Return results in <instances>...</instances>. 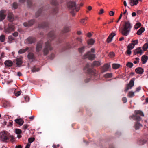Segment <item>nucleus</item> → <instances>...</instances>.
<instances>
[{
  "label": "nucleus",
  "instance_id": "1",
  "mask_svg": "<svg viewBox=\"0 0 148 148\" xmlns=\"http://www.w3.org/2000/svg\"><path fill=\"white\" fill-rule=\"evenodd\" d=\"M132 27L130 23L126 22L122 27L119 29V31L123 35L127 36L129 34Z\"/></svg>",
  "mask_w": 148,
  "mask_h": 148
},
{
  "label": "nucleus",
  "instance_id": "2",
  "mask_svg": "<svg viewBox=\"0 0 148 148\" xmlns=\"http://www.w3.org/2000/svg\"><path fill=\"white\" fill-rule=\"evenodd\" d=\"M50 42L49 41H47L45 44V47L43 50L44 54L45 55H46L49 52L48 49L50 50L53 49V48L50 46Z\"/></svg>",
  "mask_w": 148,
  "mask_h": 148
},
{
  "label": "nucleus",
  "instance_id": "3",
  "mask_svg": "<svg viewBox=\"0 0 148 148\" xmlns=\"http://www.w3.org/2000/svg\"><path fill=\"white\" fill-rule=\"evenodd\" d=\"M14 25L12 24H10L7 27H4V32L6 34H9L12 32L14 31Z\"/></svg>",
  "mask_w": 148,
  "mask_h": 148
},
{
  "label": "nucleus",
  "instance_id": "4",
  "mask_svg": "<svg viewBox=\"0 0 148 148\" xmlns=\"http://www.w3.org/2000/svg\"><path fill=\"white\" fill-rule=\"evenodd\" d=\"M90 64H87L86 66L84 68V70H86L87 72L88 73H90L91 74L94 75L96 76L97 75L96 71H94L93 70L89 68Z\"/></svg>",
  "mask_w": 148,
  "mask_h": 148
},
{
  "label": "nucleus",
  "instance_id": "5",
  "mask_svg": "<svg viewBox=\"0 0 148 148\" xmlns=\"http://www.w3.org/2000/svg\"><path fill=\"white\" fill-rule=\"evenodd\" d=\"M68 7L71 8L73 10H75L76 12L78 11L79 8L76 5V3L75 2H71L69 3Z\"/></svg>",
  "mask_w": 148,
  "mask_h": 148
},
{
  "label": "nucleus",
  "instance_id": "6",
  "mask_svg": "<svg viewBox=\"0 0 148 148\" xmlns=\"http://www.w3.org/2000/svg\"><path fill=\"white\" fill-rule=\"evenodd\" d=\"M95 55L94 54H92L90 51H88L84 55V58H88L89 59L93 60L95 57Z\"/></svg>",
  "mask_w": 148,
  "mask_h": 148
},
{
  "label": "nucleus",
  "instance_id": "7",
  "mask_svg": "<svg viewBox=\"0 0 148 148\" xmlns=\"http://www.w3.org/2000/svg\"><path fill=\"white\" fill-rule=\"evenodd\" d=\"M8 138V134L6 132H3L1 134L0 140L3 141H6Z\"/></svg>",
  "mask_w": 148,
  "mask_h": 148
},
{
  "label": "nucleus",
  "instance_id": "8",
  "mask_svg": "<svg viewBox=\"0 0 148 148\" xmlns=\"http://www.w3.org/2000/svg\"><path fill=\"white\" fill-rule=\"evenodd\" d=\"M134 79L132 78L129 84L127 85L126 88L125 89V91L127 92L129 89H131L134 84Z\"/></svg>",
  "mask_w": 148,
  "mask_h": 148
},
{
  "label": "nucleus",
  "instance_id": "9",
  "mask_svg": "<svg viewBox=\"0 0 148 148\" xmlns=\"http://www.w3.org/2000/svg\"><path fill=\"white\" fill-rule=\"evenodd\" d=\"M23 60L22 57L21 56L17 57L16 59V64L18 66H20L23 63Z\"/></svg>",
  "mask_w": 148,
  "mask_h": 148
},
{
  "label": "nucleus",
  "instance_id": "10",
  "mask_svg": "<svg viewBox=\"0 0 148 148\" xmlns=\"http://www.w3.org/2000/svg\"><path fill=\"white\" fill-rule=\"evenodd\" d=\"M42 44V41H40L38 42L36 47V52H39L41 50Z\"/></svg>",
  "mask_w": 148,
  "mask_h": 148
},
{
  "label": "nucleus",
  "instance_id": "11",
  "mask_svg": "<svg viewBox=\"0 0 148 148\" xmlns=\"http://www.w3.org/2000/svg\"><path fill=\"white\" fill-rule=\"evenodd\" d=\"M143 51L142 50L141 47H138L134 51V54L135 55L140 54L141 55L143 53Z\"/></svg>",
  "mask_w": 148,
  "mask_h": 148
},
{
  "label": "nucleus",
  "instance_id": "12",
  "mask_svg": "<svg viewBox=\"0 0 148 148\" xmlns=\"http://www.w3.org/2000/svg\"><path fill=\"white\" fill-rule=\"evenodd\" d=\"M6 11L5 10H1L0 11V21L3 20L5 18L6 14Z\"/></svg>",
  "mask_w": 148,
  "mask_h": 148
},
{
  "label": "nucleus",
  "instance_id": "13",
  "mask_svg": "<svg viewBox=\"0 0 148 148\" xmlns=\"http://www.w3.org/2000/svg\"><path fill=\"white\" fill-rule=\"evenodd\" d=\"M110 69V65L108 64H105L102 68V70L103 72L109 71Z\"/></svg>",
  "mask_w": 148,
  "mask_h": 148
},
{
  "label": "nucleus",
  "instance_id": "14",
  "mask_svg": "<svg viewBox=\"0 0 148 148\" xmlns=\"http://www.w3.org/2000/svg\"><path fill=\"white\" fill-rule=\"evenodd\" d=\"M34 23L33 20H31L28 22H25L23 23V25L25 27H29L32 25Z\"/></svg>",
  "mask_w": 148,
  "mask_h": 148
},
{
  "label": "nucleus",
  "instance_id": "15",
  "mask_svg": "<svg viewBox=\"0 0 148 148\" xmlns=\"http://www.w3.org/2000/svg\"><path fill=\"white\" fill-rule=\"evenodd\" d=\"M27 58L28 59L31 61H33L35 59V56L34 54L30 52L27 55Z\"/></svg>",
  "mask_w": 148,
  "mask_h": 148
},
{
  "label": "nucleus",
  "instance_id": "16",
  "mask_svg": "<svg viewBox=\"0 0 148 148\" xmlns=\"http://www.w3.org/2000/svg\"><path fill=\"white\" fill-rule=\"evenodd\" d=\"M115 35V34L114 33H113L111 34L107 38V42L108 43H110V42L112 41L113 38Z\"/></svg>",
  "mask_w": 148,
  "mask_h": 148
},
{
  "label": "nucleus",
  "instance_id": "17",
  "mask_svg": "<svg viewBox=\"0 0 148 148\" xmlns=\"http://www.w3.org/2000/svg\"><path fill=\"white\" fill-rule=\"evenodd\" d=\"M138 3V0H129V3L132 6L136 5Z\"/></svg>",
  "mask_w": 148,
  "mask_h": 148
},
{
  "label": "nucleus",
  "instance_id": "18",
  "mask_svg": "<svg viewBox=\"0 0 148 148\" xmlns=\"http://www.w3.org/2000/svg\"><path fill=\"white\" fill-rule=\"evenodd\" d=\"M148 59V57L145 55H143L141 58V61L143 64H145Z\"/></svg>",
  "mask_w": 148,
  "mask_h": 148
},
{
  "label": "nucleus",
  "instance_id": "19",
  "mask_svg": "<svg viewBox=\"0 0 148 148\" xmlns=\"http://www.w3.org/2000/svg\"><path fill=\"white\" fill-rule=\"evenodd\" d=\"M8 19L10 21H12L14 20V17L12 13L10 12L8 14Z\"/></svg>",
  "mask_w": 148,
  "mask_h": 148
},
{
  "label": "nucleus",
  "instance_id": "20",
  "mask_svg": "<svg viewBox=\"0 0 148 148\" xmlns=\"http://www.w3.org/2000/svg\"><path fill=\"white\" fill-rule=\"evenodd\" d=\"M136 72L139 74H142L143 73V70L141 67H138L136 69Z\"/></svg>",
  "mask_w": 148,
  "mask_h": 148
},
{
  "label": "nucleus",
  "instance_id": "21",
  "mask_svg": "<svg viewBox=\"0 0 148 148\" xmlns=\"http://www.w3.org/2000/svg\"><path fill=\"white\" fill-rule=\"evenodd\" d=\"M4 64L5 66H11L12 65V62L9 60H6L4 63Z\"/></svg>",
  "mask_w": 148,
  "mask_h": 148
},
{
  "label": "nucleus",
  "instance_id": "22",
  "mask_svg": "<svg viewBox=\"0 0 148 148\" xmlns=\"http://www.w3.org/2000/svg\"><path fill=\"white\" fill-rule=\"evenodd\" d=\"M15 121L17 124L21 126L24 123L23 121L21 119H17Z\"/></svg>",
  "mask_w": 148,
  "mask_h": 148
},
{
  "label": "nucleus",
  "instance_id": "23",
  "mask_svg": "<svg viewBox=\"0 0 148 148\" xmlns=\"http://www.w3.org/2000/svg\"><path fill=\"white\" fill-rule=\"evenodd\" d=\"M86 47L85 46H83L78 48V51L79 52L81 53H83L85 51Z\"/></svg>",
  "mask_w": 148,
  "mask_h": 148
},
{
  "label": "nucleus",
  "instance_id": "24",
  "mask_svg": "<svg viewBox=\"0 0 148 148\" xmlns=\"http://www.w3.org/2000/svg\"><path fill=\"white\" fill-rule=\"evenodd\" d=\"M27 40L28 42V43L29 44H32L35 41V39L32 37H29L27 39Z\"/></svg>",
  "mask_w": 148,
  "mask_h": 148
},
{
  "label": "nucleus",
  "instance_id": "25",
  "mask_svg": "<svg viewBox=\"0 0 148 148\" xmlns=\"http://www.w3.org/2000/svg\"><path fill=\"white\" fill-rule=\"evenodd\" d=\"M145 30V28L143 27H141L137 31V34L139 35H141L144 31Z\"/></svg>",
  "mask_w": 148,
  "mask_h": 148
},
{
  "label": "nucleus",
  "instance_id": "26",
  "mask_svg": "<svg viewBox=\"0 0 148 148\" xmlns=\"http://www.w3.org/2000/svg\"><path fill=\"white\" fill-rule=\"evenodd\" d=\"M132 118L134 120H136L138 121H140L141 119V118L139 116L137 115H133L131 116Z\"/></svg>",
  "mask_w": 148,
  "mask_h": 148
},
{
  "label": "nucleus",
  "instance_id": "27",
  "mask_svg": "<svg viewBox=\"0 0 148 148\" xmlns=\"http://www.w3.org/2000/svg\"><path fill=\"white\" fill-rule=\"evenodd\" d=\"M134 113L136 115L139 114L140 116H144V114L141 111L138 110H135L134 111Z\"/></svg>",
  "mask_w": 148,
  "mask_h": 148
},
{
  "label": "nucleus",
  "instance_id": "28",
  "mask_svg": "<svg viewBox=\"0 0 148 148\" xmlns=\"http://www.w3.org/2000/svg\"><path fill=\"white\" fill-rule=\"evenodd\" d=\"M142 126V125L139 123L137 122L135 124V127L136 130L139 129L140 127Z\"/></svg>",
  "mask_w": 148,
  "mask_h": 148
},
{
  "label": "nucleus",
  "instance_id": "29",
  "mask_svg": "<svg viewBox=\"0 0 148 148\" xmlns=\"http://www.w3.org/2000/svg\"><path fill=\"white\" fill-rule=\"evenodd\" d=\"M54 34L53 32H50L48 34V36L50 40H52L54 38Z\"/></svg>",
  "mask_w": 148,
  "mask_h": 148
},
{
  "label": "nucleus",
  "instance_id": "30",
  "mask_svg": "<svg viewBox=\"0 0 148 148\" xmlns=\"http://www.w3.org/2000/svg\"><path fill=\"white\" fill-rule=\"evenodd\" d=\"M95 42V40L92 39L91 38L88 40L87 42L88 44L90 45H93Z\"/></svg>",
  "mask_w": 148,
  "mask_h": 148
},
{
  "label": "nucleus",
  "instance_id": "31",
  "mask_svg": "<svg viewBox=\"0 0 148 148\" xmlns=\"http://www.w3.org/2000/svg\"><path fill=\"white\" fill-rule=\"evenodd\" d=\"M29 49L28 47H26L25 49H20L18 51V53L19 54H22L24 53L26 51Z\"/></svg>",
  "mask_w": 148,
  "mask_h": 148
},
{
  "label": "nucleus",
  "instance_id": "32",
  "mask_svg": "<svg viewBox=\"0 0 148 148\" xmlns=\"http://www.w3.org/2000/svg\"><path fill=\"white\" fill-rule=\"evenodd\" d=\"M120 66V64H113L112 65V67L113 69H117Z\"/></svg>",
  "mask_w": 148,
  "mask_h": 148
},
{
  "label": "nucleus",
  "instance_id": "33",
  "mask_svg": "<svg viewBox=\"0 0 148 148\" xmlns=\"http://www.w3.org/2000/svg\"><path fill=\"white\" fill-rule=\"evenodd\" d=\"M141 25V23L138 22L136 23L134 27V28L135 29H137L140 27Z\"/></svg>",
  "mask_w": 148,
  "mask_h": 148
},
{
  "label": "nucleus",
  "instance_id": "34",
  "mask_svg": "<svg viewBox=\"0 0 148 148\" xmlns=\"http://www.w3.org/2000/svg\"><path fill=\"white\" fill-rule=\"evenodd\" d=\"M148 48V43H146L144 45L143 47V51H145Z\"/></svg>",
  "mask_w": 148,
  "mask_h": 148
},
{
  "label": "nucleus",
  "instance_id": "35",
  "mask_svg": "<svg viewBox=\"0 0 148 148\" xmlns=\"http://www.w3.org/2000/svg\"><path fill=\"white\" fill-rule=\"evenodd\" d=\"M112 74L111 73H108L104 75V76L106 78H108L111 77L112 76Z\"/></svg>",
  "mask_w": 148,
  "mask_h": 148
},
{
  "label": "nucleus",
  "instance_id": "36",
  "mask_svg": "<svg viewBox=\"0 0 148 148\" xmlns=\"http://www.w3.org/2000/svg\"><path fill=\"white\" fill-rule=\"evenodd\" d=\"M71 29V26H65V33L70 32Z\"/></svg>",
  "mask_w": 148,
  "mask_h": 148
},
{
  "label": "nucleus",
  "instance_id": "37",
  "mask_svg": "<svg viewBox=\"0 0 148 148\" xmlns=\"http://www.w3.org/2000/svg\"><path fill=\"white\" fill-rule=\"evenodd\" d=\"M76 40L78 42H79L81 43V45H83L82 42L83 41V40L81 37H77L76 38Z\"/></svg>",
  "mask_w": 148,
  "mask_h": 148
},
{
  "label": "nucleus",
  "instance_id": "38",
  "mask_svg": "<svg viewBox=\"0 0 148 148\" xmlns=\"http://www.w3.org/2000/svg\"><path fill=\"white\" fill-rule=\"evenodd\" d=\"M134 45L132 43L130 44L128 46V48L130 49H132L134 47Z\"/></svg>",
  "mask_w": 148,
  "mask_h": 148
},
{
  "label": "nucleus",
  "instance_id": "39",
  "mask_svg": "<svg viewBox=\"0 0 148 148\" xmlns=\"http://www.w3.org/2000/svg\"><path fill=\"white\" fill-rule=\"evenodd\" d=\"M5 36L2 35L0 36V40L1 42H3L5 39Z\"/></svg>",
  "mask_w": 148,
  "mask_h": 148
},
{
  "label": "nucleus",
  "instance_id": "40",
  "mask_svg": "<svg viewBox=\"0 0 148 148\" xmlns=\"http://www.w3.org/2000/svg\"><path fill=\"white\" fill-rule=\"evenodd\" d=\"M8 42L10 43L14 40V38L11 36H10L8 37Z\"/></svg>",
  "mask_w": 148,
  "mask_h": 148
},
{
  "label": "nucleus",
  "instance_id": "41",
  "mask_svg": "<svg viewBox=\"0 0 148 148\" xmlns=\"http://www.w3.org/2000/svg\"><path fill=\"white\" fill-rule=\"evenodd\" d=\"M100 65V63L98 61H94L93 63V65L94 66H98Z\"/></svg>",
  "mask_w": 148,
  "mask_h": 148
},
{
  "label": "nucleus",
  "instance_id": "42",
  "mask_svg": "<svg viewBox=\"0 0 148 148\" xmlns=\"http://www.w3.org/2000/svg\"><path fill=\"white\" fill-rule=\"evenodd\" d=\"M134 92L132 91L130 92L129 93L128 96L130 97H133L134 96Z\"/></svg>",
  "mask_w": 148,
  "mask_h": 148
},
{
  "label": "nucleus",
  "instance_id": "43",
  "mask_svg": "<svg viewBox=\"0 0 148 148\" xmlns=\"http://www.w3.org/2000/svg\"><path fill=\"white\" fill-rule=\"evenodd\" d=\"M35 140V139L34 138H30L28 139V143H30V144L31 143L33 142Z\"/></svg>",
  "mask_w": 148,
  "mask_h": 148
},
{
  "label": "nucleus",
  "instance_id": "44",
  "mask_svg": "<svg viewBox=\"0 0 148 148\" xmlns=\"http://www.w3.org/2000/svg\"><path fill=\"white\" fill-rule=\"evenodd\" d=\"M127 66L130 68H132L133 66V64L132 63L129 62L127 64Z\"/></svg>",
  "mask_w": 148,
  "mask_h": 148
},
{
  "label": "nucleus",
  "instance_id": "45",
  "mask_svg": "<svg viewBox=\"0 0 148 148\" xmlns=\"http://www.w3.org/2000/svg\"><path fill=\"white\" fill-rule=\"evenodd\" d=\"M21 132V131L19 129H16L15 130V133L17 134H20Z\"/></svg>",
  "mask_w": 148,
  "mask_h": 148
},
{
  "label": "nucleus",
  "instance_id": "46",
  "mask_svg": "<svg viewBox=\"0 0 148 148\" xmlns=\"http://www.w3.org/2000/svg\"><path fill=\"white\" fill-rule=\"evenodd\" d=\"M85 21H86L84 19V18H82L80 20V22L81 24H86Z\"/></svg>",
  "mask_w": 148,
  "mask_h": 148
},
{
  "label": "nucleus",
  "instance_id": "47",
  "mask_svg": "<svg viewBox=\"0 0 148 148\" xmlns=\"http://www.w3.org/2000/svg\"><path fill=\"white\" fill-rule=\"evenodd\" d=\"M114 55H115L114 53L113 52H110V54H109V56L110 58H113V57H114Z\"/></svg>",
  "mask_w": 148,
  "mask_h": 148
},
{
  "label": "nucleus",
  "instance_id": "48",
  "mask_svg": "<svg viewBox=\"0 0 148 148\" xmlns=\"http://www.w3.org/2000/svg\"><path fill=\"white\" fill-rule=\"evenodd\" d=\"M132 44L135 46V45L137 44L138 43V40H135L132 41Z\"/></svg>",
  "mask_w": 148,
  "mask_h": 148
},
{
  "label": "nucleus",
  "instance_id": "49",
  "mask_svg": "<svg viewBox=\"0 0 148 148\" xmlns=\"http://www.w3.org/2000/svg\"><path fill=\"white\" fill-rule=\"evenodd\" d=\"M13 7L14 9L16 8L17 7V3L16 2H14L13 4Z\"/></svg>",
  "mask_w": 148,
  "mask_h": 148
},
{
  "label": "nucleus",
  "instance_id": "50",
  "mask_svg": "<svg viewBox=\"0 0 148 148\" xmlns=\"http://www.w3.org/2000/svg\"><path fill=\"white\" fill-rule=\"evenodd\" d=\"M21 91H18L15 94V95L17 97L18 96L21 94Z\"/></svg>",
  "mask_w": 148,
  "mask_h": 148
},
{
  "label": "nucleus",
  "instance_id": "51",
  "mask_svg": "<svg viewBox=\"0 0 148 148\" xmlns=\"http://www.w3.org/2000/svg\"><path fill=\"white\" fill-rule=\"evenodd\" d=\"M39 70V68H37V69L36 68H34L32 69V71L33 72H35L36 71H38Z\"/></svg>",
  "mask_w": 148,
  "mask_h": 148
},
{
  "label": "nucleus",
  "instance_id": "52",
  "mask_svg": "<svg viewBox=\"0 0 148 148\" xmlns=\"http://www.w3.org/2000/svg\"><path fill=\"white\" fill-rule=\"evenodd\" d=\"M131 49H128L127 51V53L128 55H130L132 53L131 51L130 50Z\"/></svg>",
  "mask_w": 148,
  "mask_h": 148
},
{
  "label": "nucleus",
  "instance_id": "53",
  "mask_svg": "<svg viewBox=\"0 0 148 148\" xmlns=\"http://www.w3.org/2000/svg\"><path fill=\"white\" fill-rule=\"evenodd\" d=\"M56 0H52L51 1V3L53 5H55L56 4Z\"/></svg>",
  "mask_w": 148,
  "mask_h": 148
},
{
  "label": "nucleus",
  "instance_id": "54",
  "mask_svg": "<svg viewBox=\"0 0 148 148\" xmlns=\"http://www.w3.org/2000/svg\"><path fill=\"white\" fill-rule=\"evenodd\" d=\"M122 101H123L124 103H125L127 101V99L126 97H124L122 98Z\"/></svg>",
  "mask_w": 148,
  "mask_h": 148
},
{
  "label": "nucleus",
  "instance_id": "55",
  "mask_svg": "<svg viewBox=\"0 0 148 148\" xmlns=\"http://www.w3.org/2000/svg\"><path fill=\"white\" fill-rule=\"evenodd\" d=\"M141 89V87L140 86H139L138 87H137L136 89L135 92H139L140 90Z\"/></svg>",
  "mask_w": 148,
  "mask_h": 148
},
{
  "label": "nucleus",
  "instance_id": "56",
  "mask_svg": "<svg viewBox=\"0 0 148 148\" xmlns=\"http://www.w3.org/2000/svg\"><path fill=\"white\" fill-rule=\"evenodd\" d=\"M12 35L15 37L17 36L18 35V34L17 32H15L12 34Z\"/></svg>",
  "mask_w": 148,
  "mask_h": 148
},
{
  "label": "nucleus",
  "instance_id": "57",
  "mask_svg": "<svg viewBox=\"0 0 148 148\" xmlns=\"http://www.w3.org/2000/svg\"><path fill=\"white\" fill-rule=\"evenodd\" d=\"M109 15L110 16H112L114 15V13L113 11H111L109 12Z\"/></svg>",
  "mask_w": 148,
  "mask_h": 148
},
{
  "label": "nucleus",
  "instance_id": "58",
  "mask_svg": "<svg viewBox=\"0 0 148 148\" xmlns=\"http://www.w3.org/2000/svg\"><path fill=\"white\" fill-rule=\"evenodd\" d=\"M104 12V10L103 9H100V12H99L98 14H101Z\"/></svg>",
  "mask_w": 148,
  "mask_h": 148
},
{
  "label": "nucleus",
  "instance_id": "59",
  "mask_svg": "<svg viewBox=\"0 0 148 148\" xmlns=\"http://www.w3.org/2000/svg\"><path fill=\"white\" fill-rule=\"evenodd\" d=\"M25 99L26 102H28L29 101V99L28 97L26 96L25 97Z\"/></svg>",
  "mask_w": 148,
  "mask_h": 148
},
{
  "label": "nucleus",
  "instance_id": "60",
  "mask_svg": "<svg viewBox=\"0 0 148 148\" xmlns=\"http://www.w3.org/2000/svg\"><path fill=\"white\" fill-rule=\"evenodd\" d=\"M71 13L73 16H74L75 15L76 13L73 11H71Z\"/></svg>",
  "mask_w": 148,
  "mask_h": 148
},
{
  "label": "nucleus",
  "instance_id": "61",
  "mask_svg": "<svg viewBox=\"0 0 148 148\" xmlns=\"http://www.w3.org/2000/svg\"><path fill=\"white\" fill-rule=\"evenodd\" d=\"M30 143H28L26 145L25 148H29L30 145Z\"/></svg>",
  "mask_w": 148,
  "mask_h": 148
},
{
  "label": "nucleus",
  "instance_id": "62",
  "mask_svg": "<svg viewBox=\"0 0 148 148\" xmlns=\"http://www.w3.org/2000/svg\"><path fill=\"white\" fill-rule=\"evenodd\" d=\"M87 36L88 37H90L92 36V35L91 33L90 32H89L87 34Z\"/></svg>",
  "mask_w": 148,
  "mask_h": 148
},
{
  "label": "nucleus",
  "instance_id": "63",
  "mask_svg": "<svg viewBox=\"0 0 148 148\" xmlns=\"http://www.w3.org/2000/svg\"><path fill=\"white\" fill-rule=\"evenodd\" d=\"M28 127V125H25L23 126V128L24 129H27Z\"/></svg>",
  "mask_w": 148,
  "mask_h": 148
},
{
  "label": "nucleus",
  "instance_id": "64",
  "mask_svg": "<svg viewBox=\"0 0 148 148\" xmlns=\"http://www.w3.org/2000/svg\"><path fill=\"white\" fill-rule=\"evenodd\" d=\"M77 33L78 35H80L82 34V32L80 31H77Z\"/></svg>",
  "mask_w": 148,
  "mask_h": 148
}]
</instances>
